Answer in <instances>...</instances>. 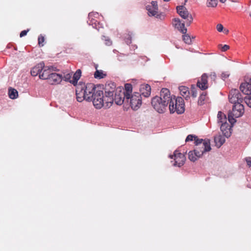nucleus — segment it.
Listing matches in <instances>:
<instances>
[{
    "label": "nucleus",
    "instance_id": "obj_1",
    "mask_svg": "<svg viewBox=\"0 0 251 251\" xmlns=\"http://www.w3.org/2000/svg\"><path fill=\"white\" fill-rule=\"evenodd\" d=\"M170 91L167 88H162L160 96H155L152 99L151 105L154 109L159 113H164L169 104Z\"/></svg>",
    "mask_w": 251,
    "mask_h": 251
},
{
    "label": "nucleus",
    "instance_id": "obj_2",
    "mask_svg": "<svg viewBox=\"0 0 251 251\" xmlns=\"http://www.w3.org/2000/svg\"><path fill=\"white\" fill-rule=\"evenodd\" d=\"M169 102V108L171 113L176 112L177 114H181L185 111L184 101L182 98L176 97L175 96H171L170 94Z\"/></svg>",
    "mask_w": 251,
    "mask_h": 251
},
{
    "label": "nucleus",
    "instance_id": "obj_3",
    "mask_svg": "<svg viewBox=\"0 0 251 251\" xmlns=\"http://www.w3.org/2000/svg\"><path fill=\"white\" fill-rule=\"evenodd\" d=\"M95 85L93 83H89L86 85L82 83L79 82L77 86V91L81 95H83L85 100L87 101L90 100L92 98L95 94L96 91H100Z\"/></svg>",
    "mask_w": 251,
    "mask_h": 251
},
{
    "label": "nucleus",
    "instance_id": "obj_4",
    "mask_svg": "<svg viewBox=\"0 0 251 251\" xmlns=\"http://www.w3.org/2000/svg\"><path fill=\"white\" fill-rule=\"evenodd\" d=\"M244 113V107L242 103H237L233 105L232 111L229 112L228 114V121L231 125L236 122L235 118L240 117Z\"/></svg>",
    "mask_w": 251,
    "mask_h": 251
},
{
    "label": "nucleus",
    "instance_id": "obj_5",
    "mask_svg": "<svg viewBox=\"0 0 251 251\" xmlns=\"http://www.w3.org/2000/svg\"><path fill=\"white\" fill-rule=\"evenodd\" d=\"M176 10L179 16L182 18L186 20V25H190L193 22V18L186 8L183 5H179L176 7Z\"/></svg>",
    "mask_w": 251,
    "mask_h": 251
},
{
    "label": "nucleus",
    "instance_id": "obj_6",
    "mask_svg": "<svg viewBox=\"0 0 251 251\" xmlns=\"http://www.w3.org/2000/svg\"><path fill=\"white\" fill-rule=\"evenodd\" d=\"M104 95L101 90L96 91L95 94L92 98L90 101H92L94 106L97 109H100L104 105Z\"/></svg>",
    "mask_w": 251,
    "mask_h": 251
},
{
    "label": "nucleus",
    "instance_id": "obj_7",
    "mask_svg": "<svg viewBox=\"0 0 251 251\" xmlns=\"http://www.w3.org/2000/svg\"><path fill=\"white\" fill-rule=\"evenodd\" d=\"M130 106L134 110L138 109L142 104V99L141 94L139 93L135 92L130 96L129 98Z\"/></svg>",
    "mask_w": 251,
    "mask_h": 251
},
{
    "label": "nucleus",
    "instance_id": "obj_8",
    "mask_svg": "<svg viewBox=\"0 0 251 251\" xmlns=\"http://www.w3.org/2000/svg\"><path fill=\"white\" fill-rule=\"evenodd\" d=\"M228 99L229 102L233 104L237 103H242L244 100L239 91L236 89L230 90L228 95Z\"/></svg>",
    "mask_w": 251,
    "mask_h": 251
},
{
    "label": "nucleus",
    "instance_id": "obj_9",
    "mask_svg": "<svg viewBox=\"0 0 251 251\" xmlns=\"http://www.w3.org/2000/svg\"><path fill=\"white\" fill-rule=\"evenodd\" d=\"M107 88H105V95L104 96V105L103 107L105 108L110 107L114 101L113 98L114 87L111 88V90L107 91Z\"/></svg>",
    "mask_w": 251,
    "mask_h": 251
},
{
    "label": "nucleus",
    "instance_id": "obj_10",
    "mask_svg": "<svg viewBox=\"0 0 251 251\" xmlns=\"http://www.w3.org/2000/svg\"><path fill=\"white\" fill-rule=\"evenodd\" d=\"M171 158H174V163L173 166L180 167L183 165L185 163L186 157L185 155L177 151H176L174 152V154L170 155Z\"/></svg>",
    "mask_w": 251,
    "mask_h": 251
},
{
    "label": "nucleus",
    "instance_id": "obj_11",
    "mask_svg": "<svg viewBox=\"0 0 251 251\" xmlns=\"http://www.w3.org/2000/svg\"><path fill=\"white\" fill-rule=\"evenodd\" d=\"M146 9L149 16H154L156 18L160 17L157 1H152L150 4L146 6Z\"/></svg>",
    "mask_w": 251,
    "mask_h": 251
},
{
    "label": "nucleus",
    "instance_id": "obj_12",
    "mask_svg": "<svg viewBox=\"0 0 251 251\" xmlns=\"http://www.w3.org/2000/svg\"><path fill=\"white\" fill-rule=\"evenodd\" d=\"M172 24L173 26L182 34H185L187 32V28L185 27L184 23H181L179 18H175L173 20Z\"/></svg>",
    "mask_w": 251,
    "mask_h": 251
},
{
    "label": "nucleus",
    "instance_id": "obj_13",
    "mask_svg": "<svg viewBox=\"0 0 251 251\" xmlns=\"http://www.w3.org/2000/svg\"><path fill=\"white\" fill-rule=\"evenodd\" d=\"M56 70V68H54V70H53V67L52 66H44L43 73L39 75V78L42 79H47L48 80V77L50 76L53 71H55Z\"/></svg>",
    "mask_w": 251,
    "mask_h": 251
},
{
    "label": "nucleus",
    "instance_id": "obj_14",
    "mask_svg": "<svg viewBox=\"0 0 251 251\" xmlns=\"http://www.w3.org/2000/svg\"><path fill=\"white\" fill-rule=\"evenodd\" d=\"M62 78L61 75L53 72L50 76L48 77V82L52 85L58 84L62 81Z\"/></svg>",
    "mask_w": 251,
    "mask_h": 251
},
{
    "label": "nucleus",
    "instance_id": "obj_15",
    "mask_svg": "<svg viewBox=\"0 0 251 251\" xmlns=\"http://www.w3.org/2000/svg\"><path fill=\"white\" fill-rule=\"evenodd\" d=\"M202 144H203L204 146L199 145L196 147L195 149L198 150L201 152V155L203 154L207 151H209L211 150V148L210 147V140L208 139H205V141Z\"/></svg>",
    "mask_w": 251,
    "mask_h": 251
},
{
    "label": "nucleus",
    "instance_id": "obj_16",
    "mask_svg": "<svg viewBox=\"0 0 251 251\" xmlns=\"http://www.w3.org/2000/svg\"><path fill=\"white\" fill-rule=\"evenodd\" d=\"M232 125L230 126L228 123L221 124L220 125L221 130L225 137L228 138L230 136Z\"/></svg>",
    "mask_w": 251,
    "mask_h": 251
},
{
    "label": "nucleus",
    "instance_id": "obj_17",
    "mask_svg": "<svg viewBox=\"0 0 251 251\" xmlns=\"http://www.w3.org/2000/svg\"><path fill=\"white\" fill-rule=\"evenodd\" d=\"M197 85L201 90H205L208 88L207 75L206 74H203L201 78L198 80Z\"/></svg>",
    "mask_w": 251,
    "mask_h": 251
},
{
    "label": "nucleus",
    "instance_id": "obj_18",
    "mask_svg": "<svg viewBox=\"0 0 251 251\" xmlns=\"http://www.w3.org/2000/svg\"><path fill=\"white\" fill-rule=\"evenodd\" d=\"M151 88L148 84H142L140 87V94L145 97H148L151 95Z\"/></svg>",
    "mask_w": 251,
    "mask_h": 251
},
{
    "label": "nucleus",
    "instance_id": "obj_19",
    "mask_svg": "<svg viewBox=\"0 0 251 251\" xmlns=\"http://www.w3.org/2000/svg\"><path fill=\"white\" fill-rule=\"evenodd\" d=\"M114 101L117 105H122L124 100H127L126 98V95L122 92L120 91L119 94L116 93L114 97Z\"/></svg>",
    "mask_w": 251,
    "mask_h": 251
},
{
    "label": "nucleus",
    "instance_id": "obj_20",
    "mask_svg": "<svg viewBox=\"0 0 251 251\" xmlns=\"http://www.w3.org/2000/svg\"><path fill=\"white\" fill-rule=\"evenodd\" d=\"M44 67V63H40L37 65L33 67L31 70L30 73L31 75L36 76L38 75L41 74L42 71L43 70Z\"/></svg>",
    "mask_w": 251,
    "mask_h": 251
},
{
    "label": "nucleus",
    "instance_id": "obj_21",
    "mask_svg": "<svg viewBox=\"0 0 251 251\" xmlns=\"http://www.w3.org/2000/svg\"><path fill=\"white\" fill-rule=\"evenodd\" d=\"M201 156V152L195 149L193 151H190L188 153V158L193 162L195 161Z\"/></svg>",
    "mask_w": 251,
    "mask_h": 251
},
{
    "label": "nucleus",
    "instance_id": "obj_22",
    "mask_svg": "<svg viewBox=\"0 0 251 251\" xmlns=\"http://www.w3.org/2000/svg\"><path fill=\"white\" fill-rule=\"evenodd\" d=\"M240 90L247 95H251V84L249 82L242 83L240 86Z\"/></svg>",
    "mask_w": 251,
    "mask_h": 251
},
{
    "label": "nucleus",
    "instance_id": "obj_23",
    "mask_svg": "<svg viewBox=\"0 0 251 251\" xmlns=\"http://www.w3.org/2000/svg\"><path fill=\"white\" fill-rule=\"evenodd\" d=\"M98 13H90L88 15V17L89 19V22H88L89 25H91L93 27L97 28L98 30H99V26H97V25H99L100 23H97V21L93 19V17H96L95 16H97Z\"/></svg>",
    "mask_w": 251,
    "mask_h": 251
},
{
    "label": "nucleus",
    "instance_id": "obj_24",
    "mask_svg": "<svg viewBox=\"0 0 251 251\" xmlns=\"http://www.w3.org/2000/svg\"><path fill=\"white\" fill-rule=\"evenodd\" d=\"M225 137H226L223 136L220 134L214 137V142L217 147H221V146L225 142Z\"/></svg>",
    "mask_w": 251,
    "mask_h": 251
},
{
    "label": "nucleus",
    "instance_id": "obj_25",
    "mask_svg": "<svg viewBox=\"0 0 251 251\" xmlns=\"http://www.w3.org/2000/svg\"><path fill=\"white\" fill-rule=\"evenodd\" d=\"M81 75V71L80 69H78L75 73L74 74L72 79H71L70 82L73 84L74 86H77L78 84H77V81L79 79Z\"/></svg>",
    "mask_w": 251,
    "mask_h": 251
},
{
    "label": "nucleus",
    "instance_id": "obj_26",
    "mask_svg": "<svg viewBox=\"0 0 251 251\" xmlns=\"http://www.w3.org/2000/svg\"><path fill=\"white\" fill-rule=\"evenodd\" d=\"M132 90V86L131 84L126 83L125 85V90L122 92L126 95V98L128 102L129 100V98L131 95V93Z\"/></svg>",
    "mask_w": 251,
    "mask_h": 251
},
{
    "label": "nucleus",
    "instance_id": "obj_27",
    "mask_svg": "<svg viewBox=\"0 0 251 251\" xmlns=\"http://www.w3.org/2000/svg\"><path fill=\"white\" fill-rule=\"evenodd\" d=\"M179 90L180 95L184 97L186 100H188V98H189V95L190 94L188 88L186 86H181L179 87Z\"/></svg>",
    "mask_w": 251,
    "mask_h": 251
},
{
    "label": "nucleus",
    "instance_id": "obj_28",
    "mask_svg": "<svg viewBox=\"0 0 251 251\" xmlns=\"http://www.w3.org/2000/svg\"><path fill=\"white\" fill-rule=\"evenodd\" d=\"M217 118L218 123L219 126H220L221 124L227 123L226 116L223 112L219 111L217 115Z\"/></svg>",
    "mask_w": 251,
    "mask_h": 251
},
{
    "label": "nucleus",
    "instance_id": "obj_29",
    "mask_svg": "<svg viewBox=\"0 0 251 251\" xmlns=\"http://www.w3.org/2000/svg\"><path fill=\"white\" fill-rule=\"evenodd\" d=\"M8 95L10 99H15L18 96V93L15 89L10 88L8 90Z\"/></svg>",
    "mask_w": 251,
    "mask_h": 251
},
{
    "label": "nucleus",
    "instance_id": "obj_30",
    "mask_svg": "<svg viewBox=\"0 0 251 251\" xmlns=\"http://www.w3.org/2000/svg\"><path fill=\"white\" fill-rule=\"evenodd\" d=\"M105 74H103L102 70H96L94 74V77L96 78H102L105 76Z\"/></svg>",
    "mask_w": 251,
    "mask_h": 251
},
{
    "label": "nucleus",
    "instance_id": "obj_31",
    "mask_svg": "<svg viewBox=\"0 0 251 251\" xmlns=\"http://www.w3.org/2000/svg\"><path fill=\"white\" fill-rule=\"evenodd\" d=\"M206 93L205 92H202L201 94V95L199 98L198 101L199 105H201L204 103V101L206 99Z\"/></svg>",
    "mask_w": 251,
    "mask_h": 251
},
{
    "label": "nucleus",
    "instance_id": "obj_32",
    "mask_svg": "<svg viewBox=\"0 0 251 251\" xmlns=\"http://www.w3.org/2000/svg\"><path fill=\"white\" fill-rule=\"evenodd\" d=\"M218 3L217 0H207L206 5L209 7H215Z\"/></svg>",
    "mask_w": 251,
    "mask_h": 251
},
{
    "label": "nucleus",
    "instance_id": "obj_33",
    "mask_svg": "<svg viewBox=\"0 0 251 251\" xmlns=\"http://www.w3.org/2000/svg\"><path fill=\"white\" fill-rule=\"evenodd\" d=\"M182 38L183 41L185 43L188 45H190L192 43V40L190 36L188 34H186V33L185 34H183Z\"/></svg>",
    "mask_w": 251,
    "mask_h": 251
},
{
    "label": "nucleus",
    "instance_id": "obj_34",
    "mask_svg": "<svg viewBox=\"0 0 251 251\" xmlns=\"http://www.w3.org/2000/svg\"><path fill=\"white\" fill-rule=\"evenodd\" d=\"M195 146L197 147L199 145L204 146L203 144H202L205 141V139L203 140L202 139H199L196 136V138L194 139Z\"/></svg>",
    "mask_w": 251,
    "mask_h": 251
},
{
    "label": "nucleus",
    "instance_id": "obj_35",
    "mask_svg": "<svg viewBox=\"0 0 251 251\" xmlns=\"http://www.w3.org/2000/svg\"><path fill=\"white\" fill-rule=\"evenodd\" d=\"M76 100L79 102H81L83 100H85L84 97L83 95H81L80 93L77 91V88H76Z\"/></svg>",
    "mask_w": 251,
    "mask_h": 251
},
{
    "label": "nucleus",
    "instance_id": "obj_36",
    "mask_svg": "<svg viewBox=\"0 0 251 251\" xmlns=\"http://www.w3.org/2000/svg\"><path fill=\"white\" fill-rule=\"evenodd\" d=\"M244 100L247 105L251 108V96L245 97Z\"/></svg>",
    "mask_w": 251,
    "mask_h": 251
},
{
    "label": "nucleus",
    "instance_id": "obj_37",
    "mask_svg": "<svg viewBox=\"0 0 251 251\" xmlns=\"http://www.w3.org/2000/svg\"><path fill=\"white\" fill-rule=\"evenodd\" d=\"M196 138V136L195 135H192V134H190V135H188L186 139H185V142H189V141H193V140H194Z\"/></svg>",
    "mask_w": 251,
    "mask_h": 251
},
{
    "label": "nucleus",
    "instance_id": "obj_38",
    "mask_svg": "<svg viewBox=\"0 0 251 251\" xmlns=\"http://www.w3.org/2000/svg\"><path fill=\"white\" fill-rule=\"evenodd\" d=\"M38 44H39V45L40 46H43L44 45L43 43H44V42L45 41L44 37L42 35H40L38 37Z\"/></svg>",
    "mask_w": 251,
    "mask_h": 251
},
{
    "label": "nucleus",
    "instance_id": "obj_39",
    "mask_svg": "<svg viewBox=\"0 0 251 251\" xmlns=\"http://www.w3.org/2000/svg\"><path fill=\"white\" fill-rule=\"evenodd\" d=\"M131 33L128 34V37L125 39V42L127 44H129L131 42Z\"/></svg>",
    "mask_w": 251,
    "mask_h": 251
},
{
    "label": "nucleus",
    "instance_id": "obj_40",
    "mask_svg": "<svg viewBox=\"0 0 251 251\" xmlns=\"http://www.w3.org/2000/svg\"><path fill=\"white\" fill-rule=\"evenodd\" d=\"M217 30L219 32H222L224 30V27L222 24H219L216 26Z\"/></svg>",
    "mask_w": 251,
    "mask_h": 251
},
{
    "label": "nucleus",
    "instance_id": "obj_41",
    "mask_svg": "<svg viewBox=\"0 0 251 251\" xmlns=\"http://www.w3.org/2000/svg\"><path fill=\"white\" fill-rule=\"evenodd\" d=\"M229 74L227 72H224L221 75V77L223 79L225 80L229 76Z\"/></svg>",
    "mask_w": 251,
    "mask_h": 251
},
{
    "label": "nucleus",
    "instance_id": "obj_42",
    "mask_svg": "<svg viewBox=\"0 0 251 251\" xmlns=\"http://www.w3.org/2000/svg\"><path fill=\"white\" fill-rule=\"evenodd\" d=\"M245 160L247 162V163L249 167L251 166V157H248L245 158Z\"/></svg>",
    "mask_w": 251,
    "mask_h": 251
},
{
    "label": "nucleus",
    "instance_id": "obj_43",
    "mask_svg": "<svg viewBox=\"0 0 251 251\" xmlns=\"http://www.w3.org/2000/svg\"><path fill=\"white\" fill-rule=\"evenodd\" d=\"M229 49V46H228L227 45H225L223 46H222L221 50L223 51H226Z\"/></svg>",
    "mask_w": 251,
    "mask_h": 251
},
{
    "label": "nucleus",
    "instance_id": "obj_44",
    "mask_svg": "<svg viewBox=\"0 0 251 251\" xmlns=\"http://www.w3.org/2000/svg\"><path fill=\"white\" fill-rule=\"evenodd\" d=\"M28 31V30H23L21 33H20V37H22L25 35H26L27 32Z\"/></svg>",
    "mask_w": 251,
    "mask_h": 251
},
{
    "label": "nucleus",
    "instance_id": "obj_45",
    "mask_svg": "<svg viewBox=\"0 0 251 251\" xmlns=\"http://www.w3.org/2000/svg\"><path fill=\"white\" fill-rule=\"evenodd\" d=\"M105 44L107 46L112 45V41L109 39H105Z\"/></svg>",
    "mask_w": 251,
    "mask_h": 251
},
{
    "label": "nucleus",
    "instance_id": "obj_46",
    "mask_svg": "<svg viewBox=\"0 0 251 251\" xmlns=\"http://www.w3.org/2000/svg\"><path fill=\"white\" fill-rule=\"evenodd\" d=\"M191 94L193 97L196 98L197 97V92L195 89L191 90Z\"/></svg>",
    "mask_w": 251,
    "mask_h": 251
},
{
    "label": "nucleus",
    "instance_id": "obj_47",
    "mask_svg": "<svg viewBox=\"0 0 251 251\" xmlns=\"http://www.w3.org/2000/svg\"><path fill=\"white\" fill-rule=\"evenodd\" d=\"M229 32V30L227 29H225L224 30V32L225 33V34H227Z\"/></svg>",
    "mask_w": 251,
    "mask_h": 251
},
{
    "label": "nucleus",
    "instance_id": "obj_48",
    "mask_svg": "<svg viewBox=\"0 0 251 251\" xmlns=\"http://www.w3.org/2000/svg\"><path fill=\"white\" fill-rule=\"evenodd\" d=\"M226 0H220V1L222 3H224Z\"/></svg>",
    "mask_w": 251,
    "mask_h": 251
},
{
    "label": "nucleus",
    "instance_id": "obj_49",
    "mask_svg": "<svg viewBox=\"0 0 251 251\" xmlns=\"http://www.w3.org/2000/svg\"><path fill=\"white\" fill-rule=\"evenodd\" d=\"M231 1L233 2H237L238 0H231Z\"/></svg>",
    "mask_w": 251,
    "mask_h": 251
},
{
    "label": "nucleus",
    "instance_id": "obj_50",
    "mask_svg": "<svg viewBox=\"0 0 251 251\" xmlns=\"http://www.w3.org/2000/svg\"><path fill=\"white\" fill-rule=\"evenodd\" d=\"M113 52H114V53H117V52H118V51H117V50H113Z\"/></svg>",
    "mask_w": 251,
    "mask_h": 251
},
{
    "label": "nucleus",
    "instance_id": "obj_51",
    "mask_svg": "<svg viewBox=\"0 0 251 251\" xmlns=\"http://www.w3.org/2000/svg\"><path fill=\"white\" fill-rule=\"evenodd\" d=\"M249 83H251V78L250 79Z\"/></svg>",
    "mask_w": 251,
    "mask_h": 251
},
{
    "label": "nucleus",
    "instance_id": "obj_52",
    "mask_svg": "<svg viewBox=\"0 0 251 251\" xmlns=\"http://www.w3.org/2000/svg\"><path fill=\"white\" fill-rule=\"evenodd\" d=\"M164 0V1H169L170 0Z\"/></svg>",
    "mask_w": 251,
    "mask_h": 251
},
{
    "label": "nucleus",
    "instance_id": "obj_53",
    "mask_svg": "<svg viewBox=\"0 0 251 251\" xmlns=\"http://www.w3.org/2000/svg\"><path fill=\"white\" fill-rule=\"evenodd\" d=\"M249 15H250V16L251 17V12L250 13Z\"/></svg>",
    "mask_w": 251,
    "mask_h": 251
},
{
    "label": "nucleus",
    "instance_id": "obj_54",
    "mask_svg": "<svg viewBox=\"0 0 251 251\" xmlns=\"http://www.w3.org/2000/svg\"><path fill=\"white\" fill-rule=\"evenodd\" d=\"M188 0H185V3Z\"/></svg>",
    "mask_w": 251,
    "mask_h": 251
}]
</instances>
